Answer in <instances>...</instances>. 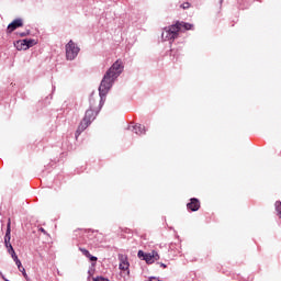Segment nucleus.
<instances>
[{"instance_id":"f257e3e1","label":"nucleus","mask_w":281,"mask_h":281,"mask_svg":"<svg viewBox=\"0 0 281 281\" xmlns=\"http://www.w3.org/2000/svg\"><path fill=\"white\" fill-rule=\"evenodd\" d=\"M122 71H124V63L122 61V59H119L110 67V69L104 75L99 87V95H106V93H109V90L111 89V87H113V82H115V80L120 78Z\"/></svg>"},{"instance_id":"f03ea898","label":"nucleus","mask_w":281,"mask_h":281,"mask_svg":"<svg viewBox=\"0 0 281 281\" xmlns=\"http://www.w3.org/2000/svg\"><path fill=\"white\" fill-rule=\"evenodd\" d=\"M179 24L166 26L161 33V41L172 44L175 40L179 38Z\"/></svg>"},{"instance_id":"7ed1b4c3","label":"nucleus","mask_w":281,"mask_h":281,"mask_svg":"<svg viewBox=\"0 0 281 281\" xmlns=\"http://www.w3.org/2000/svg\"><path fill=\"white\" fill-rule=\"evenodd\" d=\"M66 60H76L80 54V47L74 41H69L65 46Z\"/></svg>"},{"instance_id":"20e7f679","label":"nucleus","mask_w":281,"mask_h":281,"mask_svg":"<svg viewBox=\"0 0 281 281\" xmlns=\"http://www.w3.org/2000/svg\"><path fill=\"white\" fill-rule=\"evenodd\" d=\"M137 256L140 260H145L147 265H154V262H157V260H159L160 258L159 252L155 250L148 254L144 252L143 250H139Z\"/></svg>"},{"instance_id":"39448f33","label":"nucleus","mask_w":281,"mask_h":281,"mask_svg":"<svg viewBox=\"0 0 281 281\" xmlns=\"http://www.w3.org/2000/svg\"><path fill=\"white\" fill-rule=\"evenodd\" d=\"M38 41L36 40H19L14 43V47L18 49V52H25L30 49V47H34V45H37Z\"/></svg>"},{"instance_id":"423d86ee","label":"nucleus","mask_w":281,"mask_h":281,"mask_svg":"<svg viewBox=\"0 0 281 281\" xmlns=\"http://www.w3.org/2000/svg\"><path fill=\"white\" fill-rule=\"evenodd\" d=\"M106 94H100V97L91 94L90 97V109H94V111H100L102 109V98Z\"/></svg>"},{"instance_id":"0eeeda50","label":"nucleus","mask_w":281,"mask_h":281,"mask_svg":"<svg viewBox=\"0 0 281 281\" xmlns=\"http://www.w3.org/2000/svg\"><path fill=\"white\" fill-rule=\"evenodd\" d=\"M4 243L8 248V252L10 254L11 258H16V252L14 251V248L12 247V244H10V223L8 224V229L5 234Z\"/></svg>"},{"instance_id":"6e6552de","label":"nucleus","mask_w":281,"mask_h":281,"mask_svg":"<svg viewBox=\"0 0 281 281\" xmlns=\"http://www.w3.org/2000/svg\"><path fill=\"white\" fill-rule=\"evenodd\" d=\"M18 27H23V20L22 19H16L13 22H11L8 25V32L12 33L14 32V30H16Z\"/></svg>"},{"instance_id":"1a4fd4ad","label":"nucleus","mask_w":281,"mask_h":281,"mask_svg":"<svg viewBox=\"0 0 281 281\" xmlns=\"http://www.w3.org/2000/svg\"><path fill=\"white\" fill-rule=\"evenodd\" d=\"M188 210L191 212H198L199 207H201V203H199L198 199H191V202L187 204Z\"/></svg>"},{"instance_id":"9d476101","label":"nucleus","mask_w":281,"mask_h":281,"mask_svg":"<svg viewBox=\"0 0 281 281\" xmlns=\"http://www.w3.org/2000/svg\"><path fill=\"white\" fill-rule=\"evenodd\" d=\"M98 111H100V110L90 108L89 110L86 111V115L83 119L89 120V117H91V122H93L95 120V115H98Z\"/></svg>"},{"instance_id":"9b49d317","label":"nucleus","mask_w":281,"mask_h":281,"mask_svg":"<svg viewBox=\"0 0 281 281\" xmlns=\"http://www.w3.org/2000/svg\"><path fill=\"white\" fill-rule=\"evenodd\" d=\"M89 124H91V117L85 119L81 121L78 127V133H82V131L87 130L89 127Z\"/></svg>"},{"instance_id":"f8f14e48","label":"nucleus","mask_w":281,"mask_h":281,"mask_svg":"<svg viewBox=\"0 0 281 281\" xmlns=\"http://www.w3.org/2000/svg\"><path fill=\"white\" fill-rule=\"evenodd\" d=\"M132 131L136 135H144V133H146V127L142 124H136V125L132 126Z\"/></svg>"},{"instance_id":"ddd939ff","label":"nucleus","mask_w":281,"mask_h":281,"mask_svg":"<svg viewBox=\"0 0 281 281\" xmlns=\"http://www.w3.org/2000/svg\"><path fill=\"white\" fill-rule=\"evenodd\" d=\"M81 254H83V256H86V258H89L92 262L98 261V257L92 256L89 250L85 249V248H79Z\"/></svg>"},{"instance_id":"4468645a","label":"nucleus","mask_w":281,"mask_h":281,"mask_svg":"<svg viewBox=\"0 0 281 281\" xmlns=\"http://www.w3.org/2000/svg\"><path fill=\"white\" fill-rule=\"evenodd\" d=\"M176 25H179L180 31L182 27H184L186 30H192V27H194V25L186 22H177Z\"/></svg>"},{"instance_id":"2eb2a0df","label":"nucleus","mask_w":281,"mask_h":281,"mask_svg":"<svg viewBox=\"0 0 281 281\" xmlns=\"http://www.w3.org/2000/svg\"><path fill=\"white\" fill-rule=\"evenodd\" d=\"M120 269L121 271H128V261L126 260L121 261Z\"/></svg>"},{"instance_id":"dca6fc26","label":"nucleus","mask_w":281,"mask_h":281,"mask_svg":"<svg viewBox=\"0 0 281 281\" xmlns=\"http://www.w3.org/2000/svg\"><path fill=\"white\" fill-rule=\"evenodd\" d=\"M12 260L15 262L18 269L21 270L23 265L21 263V260L19 259V256L14 257Z\"/></svg>"},{"instance_id":"f3484780","label":"nucleus","mask_w":281,"mask_h":281,"mask_svg":"<svg viewBox=\"0 0 281 281\" xmlns=\"http://www.w3.org/2000/svg\"><path fill=\"white\" fill-rule=\"evenodd\" d=\"M19 271H21V273L24 278H27V272H25V268L22 267L21 270H19Z\"/></svg>"},{"instance_id":"a211bd4d","label":"nucleus","mask_w":281,"mask_h":281,"mask_svg":"<svg viewBox=\"0 0 281 281\" xmlns=\"http://www.w3.org/2000/svg\"><path fill=\"white\" fill-rule=\"evenodd\" d=\"M182 8H183L184 10L188 9V8H190V3H188V2L183 3V4H182Z\"/></svg>"},{"instance_id":"6ab92c4d","label":"nucleus","mask_w":281,"mask_h":281,"mask_svg":"<svg viewBox=\"0 0 281 281\" xmlns=\"http://www.w3.org/2000/svg\"><path fill=\"white\" fill-rule=\"evenodd\" d=\"M27 34H30V32L20 33V36H22V37H23V36H27Z\"/></svg>"},{"instance_id":"aec40b11","label":"nucleus","mask_w":281,"mask_h":281,"mask_svg":"<svg viewBox=\"0 0 281 281\" xmlns=\"http://www.w3.org/2000/svg\"><path fill=\"white\" fill-rule=\"evenodd\" d=\"M160 267H162L164 269H166V263H160Z\"/></svg>"}]
</instances>
